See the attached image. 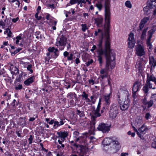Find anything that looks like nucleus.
Wrapping results in <instances>:
<instances>
[{
    "instance_id": "nucleus-37",
    "label": "nucleus",
    "mask_w": 156,
    "mask_h": 156,
    "mask_svg": "<svg viewBox=\"0 0 156 156\" xmlns=\"http://www.w3.org/2000/svg\"><path fill=\"white\" fill-rule=\"evenodd\" d=\"M89 138L90 139V142L92 143H94L97 140V139L93 136H90L89 137Z\"/></svg>"
},
{
    "instance_id": "nucleus-26",
    "label": "nucleus",
    "mask_w": 156,
    "mask_h": 156,
    "mask_svg": "<svg viewBox=\"0 0 156 156\" xmlns=\"http://www.w3.org/2000/svg\"><path fill=\"white\" fill-rule=\"evenodd\" d=\"M148 3L153 8L156 7V0H148Z\"/></svg>"
},
{
    "instance_id": "nucleus-48",
    "label": "nucleus",
    "mask_w": 156,
    "mask_h": 156,
    "mask_svg": "<svg viewBox=\"0 0 156 156\" xmlns=\"http://www.w3.org/2000/svg\"><path fill=\"white\" fill-rule=\"evenodd\" d=\"M22 88L23 86L21 84H19L18 86H16L15 87L16 90H20L22 89Z\"/></svg>"
},
{
    "instance_id": "nucleus-15",
    "label": "nucleus",
    "mask_w": 156,
    "mask_h": 156,
    "mask_svg": "<svg viewBox=\"0 0 156 156\" xmlns=\"http://www.w3.org/2000/svg\"><path fill=\"white\" fill-rule=\"evenodd\" d=\"M57 134L58 135V138H61V140L64 141L65 138L68 136V133L67 131L58 132Z\"/></svg>"
},
{
    "instance_id": "nucleus-38",
    "label": "nucleus",
    "mask_w": 156,
    "mask_h": 156,
    "mask_svg": "<svg viewBox=\"0 0 156 156\" xmlns=\"http://www.w3.org/2000/svg\"><path fill=\"white\" fill-rule=\"evenodd\" d=\"M145 25L140 22L139 26V29H138V31H140L142 30L144 26Z\"/></svg>"
},
{
    "instance_id": "nucleus-46",
    "label": "nucleus",
    "mask_w": 156,
    "mask_h": 156,
    "mask_svg": "<svg viewBox=\"0 0 156 156\" xmlns=\"http://www.w3.org/2000/svg\"><path fill=\"white\" fill-rule=\"evenodd\" d=\"M152 37L151 36V35L148 36V38L147 41V44L151 43V41Z\"/></svg>"
},
{
    "instance_id": "nucleus-17",
    "label": "nucleus",
    "mask_w": 156,
    "mask_h": 156,
    "mask_svg": "<svg viewBox=\"0 0 156 156\" xmlns=\"http://www.w3.org/2000/svg\"><path fill=\"white\" fill-rule=\"evenodd\" d=\"M153 8L148 3L147 5L143 8V10L144 12V14L145 15L147 16L151 12V9Z\"/></svg>"
},
{
    "instance_id": "nucleus-9",
    "label": "nucleus",
    "mask_w": 156,
    "mask_h": 156,
    "mask_svg": "<svg viewBox=\"0 0 156 156\" xmlns=\"http://www.w3.org/2000/svg\"><path fill=\"white\" fill-rule=\"evenodd\" d=\"M110 147L112 152L115 153L118 151L120 147V144L117 139L114 138V140L111 144Z\"/></svg>"
},
{
    "instance_id": "nucleus-57",
    "label": "nucleus",
    "mask_w": 156,
    "mask_h": 156,
    "mask_svg": "<svg viewBox=\"0 0 156 156\" xmlns=\"http://www.w3.org/2000/svg\"><path fill=\"white\" fill-rule=\"evenodd\" d=\"M86 3V2L85 0H78V1L77 2L78 5H79L80 3Z\"/></svg>"
},
{
    "instance_id": "nucleus-50",
    "label": "nucleus",
    "mask_w": 156,
    "mask_h": 156,
    "mask_svg": "<svg viewBox=\"0 0 156 156\" xmlns=\"http://www.w3.org/2000/svg\"><path fill=\"white\" fill-rule=\"evenodd\" d=\"M33 140V138L32 135H30L29 138H28V140L29 141V144H31L32 143Z\"/></svg>"
},
{
    "instance_id": "nucleus-4",
    "label": "nucleus",
    "mask_w": 156,
    "mask_h": 156,
    "mask_svg": "<svg viewBox=\"0 0 156 156\" xmlns=\"http://www.w3.org/2000/svg\"><path fill=\"white\" fill-rule=\"evenodd\" d=\"M151 81L154 82L156 85V78L153 75H149L147 74L146 83L142 88V90L145 95L147 96L148 94L149 89L154 90L156 88L155 87H153L152 83Z\"/></svg>"
},
{
    "instance_id": "nucleus-29",
    "label": "nucleus",
    "mask_w": 156,
    "mask_h": 156,
    "mask_svg": "<svg viewBox=\"0 0 156 156\" xmlns=\"http://www.w3.org/2000/svg\"><path fill=\"white\" fill-rule=\"evenodd\" d=\"M149 63L152 66H153V67H154L156 66V61H155L153 57H151L150 58Z\"/></svg>"
},
{
    "instance_id": "nucleus-18",
    "label": "nucleus",
    "mask_w": 156,
    "mask_h": 156,
    "mask_svg": "<svg viewBox=\"0 0 156 156\" xmlns=\"http://www.w3.org/2000/svg\"><path fill=\"white\" fill-rule=\"evenodd\" d=\"M35 79V76H32L25 81L24 83L26 86H29L34 81Z\"/></svg>"
},
{
    "instance_id": "nucleus-13",
    "label": "nucleus",
    "mask_w": 156,
    "mask_h": 156,
    "mask_svg": "<svg viewBox=\"0 0 156 156\" xmlns=\"http://www.w3.org/2000/svg\"><path fill=\"white\" fill-rule=\"evenodd\" d=\"M48 51L49 52H53V58H56L59 55V52L58 50L54 47H49Z\"/></svg>"
},
{
    "instance_id": "nucleus-63",
    "label": "nucleus",
    "mask_w": 156,
    "mask_h": 156,
    "mask_svg": "<svg viewBox=\"0 0 156 156\" xmlns=\"http://www.w3.org/2000/svg\"><path fill=\"white\" fill-rule=\"evenodd\" d=\"M141 133H140L139 132H137V134L138 136L141 139H144V137L141 134H140Z\"/></svg>"
},
{
    "instance_id": "nucleus-44",
    "label": "nucleus",
    "mask_w": 156,
    "mask_h": 156,
    "mask_svg": "<svg viewBox=\"0 0 156 156\" xmlns=\"http://www.w3.org/2000/svg\"><path fill=\"white\" fill-rule=\"evenodd\" d=\"M147 47H148V51H151L152 50V45L151 43L147 44Z\"/></svg>"
},
{
    "instance_id": "nucleus-32",
    "label": "nucleus",
    "mask_w": 156,
    "mask_h": 156,
    "mask_svg": "<svg viewBox=\"0 0 156 156\" xmlns=\"http://www.w3.org/2000/svg\"><path fill=\"white\" fill-rule=\"evenodd\" d=\"M149 19V17H145L141 20L140 22L145 25L146 23L148 21Z\"/></svg>"
},
{
    "instance_id": "nucleus-21",
    "label": "nucleus",
    "mask_w": 156,
    "mask_h": 156,
    "mask_svg": "<svg viewBox=\"0 0 156 156\" xmlns=\"http://www.w3.org/2000/svg\"><path fill=\"white\" fill-rule=\"evenodd\" d=\"M148 129L146 126H145L144 124H143L140 128L138 129V131L142 134H144L147 130Z\"/></svg>"
},
{
    "instance_id": "nucleus-5",
    "label": "nucleus",
    "mask_w": 156,
    "mask_h": 156,
    "mask_svg": "<svg viewBox=\"0 0 156 156\" xmlns=\"http://www.w3.org/2000/svg\"><path fill=\"white\" fill-rule=\"evenodd\" d=\"M101 106L98 105L97 108L94 110V113L91 116V121L90 123V130L92 131L91 134L94 135V132L95 129V120L97 118L100 117L101 114L99 113Z\"/></svg>"
},
{
    "instance_id": "nucleus-1",
    "label": "nucleus",
    "mask_w": 156,
    "mask_h": 156,
    "mask_svg": "<svg viewBox=\"0 0 156 156\" xmlns=\"http://www.w3.org/2000/svg\"><path fill=\"white\" fill-rule=\"evenodd\" d=\"M104 6L105 8V24L104 26L105 37L103 38L105 40L104 49H103L102 48V39L99 41L97 45V50L99 54L97 57L100 66H102L103 63L101 55H104L106 58H111L110 54L112 53V50L110 48L111 40L109 35L111 16L110 0H105Z\"/></svg>"
},
{
    "instance_id": "nucleus-53",
    "label": "nucleus",
    "mask_w": 156,
    "mask_h": 156,
    "mask_svg": "<svg viewBox=\"0 0 156 156\" xmlns=\"http://www.w3.org/2000/svg\"><path fill=\"white\" fill-rule=\"evenodd\" d=\"M16 133L18 136L20 137H22V136L21 135V131H16Z\"/></svg>"
},
{
    "instance_id": "nucleus-2",
    "label": "nucleus",
    "mask_w": 156,
    "mask_h": 156,
    "mask_svg": "<svg viewBox=\"0 0 156 156\" xmlns=\"http://www.w3.org/2000/svg\"><path fill=\"white\" fill-rule=\"evenodd\" d=\"M121 93L123 94V97L122 98L120 95H118L117 100L119 104V105L120 109L122 111L127 109L129 105L130 100L128 99L129 94L128 91L126 90H121Z\"/></svg>"
},
{
    "instance_id": "nucleus-27",
    "label": "nucleus",
    "mask_w": 156,
    "mask_h": 156,
    "mask_svg": "<svg viewBox=\"0 0 156 156\" xmlns=\"http://www.w3.org/2000/svg\"><path fill=\"white\" fill-rule=\"evenodd\" d=\"M67 97L70 99L75 98L76 99V95L75 93L70 92L68 94Z\"/></svg>"
},
{
    "instance_id": "nucleus-39",
    "label": "nucleus",
    "mask_w": 156,
    "mask_h": 156,
    "mask_svg": "<svg viewBox=\"0 0 156 156\" xmlns=\"http://www.w3.org/2000/svg\"><path fill=\"white\" fill-rule=\"evenodd\" d=\"M81 26L82 27V30L83 32H85L87 29L88 28L86 24H82Z\"/></svg>"
},
{
    "instance_id": "nucleus-55",
    "label": "nucleus",
    "mask_w": 156,
    "mask_h": 156,
    "mask_svg": "<svg viewBox=\"0 0 156 156\" xmlns=\"http://www.w3.org/2000/svg\"><path fill=\"white\" fill-rule=\"evenodd\" d=\"M79 134V132L78 131H75L73 133V136L74 137L77 138Z\"/></svg>"
},
{
    "instance_id": "nucleus-59",
    "label": "nucleus",
    "mask_w": 156,
    "mask_h": 156,
    "mask_svg": "<svg viewBox=\"0 0 156 156\" xmlns=\"http://www.w3.org/2000/svg\"><path fill=\"white\" fill-rule=\"evenodd\" d=\"M20 4V3L19 0L16 2L15 3L16 5L15 6V7H16V8H19Z\"/></svg>"
},
{
    "instance_id": "nucleus-14",
    "label": "nucleus",
    "mask_w": 156,
    "mask_h": 156,
    "mask_svg": "<svg viewBox=\"0 0 156 156\" xmlns=\"http://www.w3.org/2000/svg\"><path fill=\"white\" fill-rule=\"evenodd\" d=\"M142 85L141 81L138 80L135 82L133 84L132 90L134 92H137L139 90V89Z\"/></svg>"
},
{
    "instance_id": "nucleus-61",
    "label": "nucleus",
    "mask_w": 156,
    "mask_h": 156,
    "mask_svg": "<svg viewBox=\"0 0 156 156\" xmlns=\"http://www.w3.org/2000/svg\"><path fill=\"white\" fill-rule=\"evenodd\" d=\"M152 147L156 149V141L153 142L151 144Z\"/></svg>"
},
{
    "instance_id": "nucleus-52",
    "label": "nucleus",
    "mask_w": 156,
    "mask_h": 156,
    "mask_svg": "<svg viewBox=\"0 0 156 156\" xmlns=\"http://www.w3.org/2000/svg\"><path fill=\"white\" fill-rule=\"evenodd\" d=\"M22 77V76L21 75H19L18 76H17L16 78V80L18 82L20 81Z\"/></svg>"
},
{
    "instance_id": "nucleus-7",
    "label": "nucleus",
    "mask_w": 156,
    "mask_h": 156,
    "mask_svg": "<svg viewBox=\"0 0 156 156\" xmlns=\"http://www.w3.org/2000/svg\"><path fill=\"white\" fill-rule=\"evenodd\" d=\"M73 146L75 147L77 153L81 155L86 154L87 152L90 151V149L86 146L74 143Z\"/></svg>"
},
{
    "instance_id": "nucleus-20",
    "label": "nucleus",
    "mask_w": 156,
    "mask_h": 156,
    "mask_svg": "<svg viewBox=\"0 0 156 156\" xmlns=\"http://www.w3.org/2000/svg\"><path fill=\"white\" fill-rule=\"evenodd\" d=\"M95 23L96 24L98 27H100L102 26L103 19L102 18L99 17L94 19Z\"/></svg>"
},
{
    "instance_id": "nucleus-19",
    "label": "nucleus",
    "mask_w": 156,
    "mask_h": 156,
    "mask_svg": "<svg viewBox=\"0 0 156 156\" xmlns=\"http://www.w3.org/2000/svg\"><path fill=\"white\" fill-rule=\"evenodd\" d=\"M110 98L111 97L109 94H108L107 95H105L104 96V99L105 101V104H106V108H108L109 106L111 103L110 100Z\"/></svg>"
},
{
    "instance_id": "nucleus-58",
    "label": "nucleus",
    "mask_w": 156,
    "mask_h": 156,
    "mask_svg": "<svg viewBox=\"0 0 156 156\" xmlns=\"http://www.w3.org/2000/svg\"><path fill=\"white\" fill-rule=\"evenodd\" d=\"M154 32V31H153V30L149 31L148 32V35H151L152 37V35Z\"/></svg>"
},
{
    "instance_id": "nucleus-16",
    "label": "nucleus",
    "mask_w": 156,
    "mask_h": 156,
    "mask_svg": "<svg viewBox=\"0 0 156 156\" xmlns=\"http://www.w3.org/2000/svg\"><path fill=\"white\" fill-rule=\"evenodd\" d=\"M114 138H106L104 140L103 143L104 145L108 146V145H111V144L114 140Z\"/></svg>"
},
{
    "instance_id": "nucleus-35",
    "label": "nucleus",
    "mask_w": 156,
    "mask_h": 156,
    "mask_svg": "<svg viewBox=\"0 0 156 156\" xmlns=\"http://www.w3.org/2000/svg\"><path fill=\"white\" fill-rule=\"evenodd\" d=\"M137 69L140 72L142 71L143 67L142 65L140 63H139L137 65Z\"/></svg>"
},
{
    "instance_id": "nucleus-36",
    "label": "nucleus",
    "mask_w": 156,
    "mask_h": 156,
    "mask_svg": "<svg viewBox=\"0 0 156 156\" xmlns=\"http://www.w3.org/2000/svg\"><path fill=\"white\" fill-rule=\"evenodd\" d=\"M125 5L128 8H131L132 7V5L129 1H126L125 3Z\"/></svg>"
},
{
    "instance_id": "nucleus-56",
    "label": "nucleus",
    "mask_w": 156,
    "mask_h": 156,
    "mask_svg": "<svg viewBox=\"0 0 156 156\" xmlns=\"http://www.w3.org/2000/svg\"><path fill=\"white\" fill-rule=\"evenodd\" d=\"M77 114L80 115V117H82L83 116V113L79 110H77Z\"/></svg>"
},
{
    "instance_id": "nucleus-43",
    "label": "nucleus",
    "mask_w": 156,
    "mask_h": 156,
    "mask_svg": "<svg viewBox=\"0 0 156 156\" xmlns=\"http://www.w3.org/2000/svg\"><path fill=\"white\" fill-rule=\"evenodd\" d=\"M20 125L23 126H24L26 125V122L25 120L22 119L20 122Z\"/></svg>"
},
{
    "instance_id": "nucleus-31",
    "label": "nucleus",
    "mask_w": 156,
    "mask_h": 156,
    "mask_svg": "<svg viewBox=\"0 0 156 156\" xmlns=\"http://www.w3.org/2000/svg\"><path fill=\"white\" fill-rule=\"evenodd\" d=\"M95 6L98 8L99 11H101V10L103 7L102 2H98L95 4Z\"/></svg>"
},
{
    "instance_id": "nucleus-45",
    "label": "nucleus",
    "mask_w": 156,
    "mask_h": 156,
    "mask_svg": "<svg viewBox=\"0 0 156 156\" xmlns=\"http://www.w3.org/2000/svg\"><path fill=\"white\" fill-rule=\"evenodd\" d=\"M151 117V115L149 113H147L146 114L145 118L147 120L148 119H149Z\"/></svg>"
},
{
    "instance_id": "nucleus-33",
    "label": "nucleus",
    "mask_w": 156,
    "mask_h": 156,
    "mask_svg": "<svg viewBox=\"0 0 156 156\" xmlns=\"http://www.w3.org/2000/svg\"><path fill=\"white\" fill-rule=\"evenodd\" d=\"M22 49V48H19L17 49L16 50L14 51H11V55H15L16 53L19 52Z\"/></svg>"
},
{
    "instance_id": "nucleus-12",
    "label": "nucleus",
    "mask_w": 156,
    "mask_h": 156,
    "mask_svg": "<svg viewBox=\"0 0 156 156\" xmlns=\"http://www.w3.org/2000/svg\"><path fill=\"white\" fill-rule=\"evenodd\" d=\"M128 47L129 48H133L135 45V41L134 39V35L133 33H131L129 35L128 38Z\"/></svg>"
},
{
    "instance_id": "nucleus-22",
    "label": "nucleus",
    "mask_w": 156,
    "mask_h": 156,
    "mask_svg": "<svg viewBox=\"0 0 156 156\" xmlns=\"http://www.w3.org/2000/svg\"><path fill=\"white\" fill-rule=\"evenodd\" d=\"M81 96L82 97V99L86 100V102H90V99L88 98V95L87 94L85 91H83Z\"/></svg>"
},
{
    "instance_id": "nucleus-3",
    "label": "nucleus",
    "mask_w": 156,
    "mask_h": 156,
    "mask_svg": "<svg viewBox=\"0 0 156 156\" xmlns=\"http://www.w3.org/2000/svg\"><path fill=\"white\" fill-rule=\"evenodd\" d=\"M112 57L113 58L112 60L111 59V58H106V64L105 67L104 69H102L100 71V75L99 78H101V81L103 82L104 79L107 77L108 76V71L109 69V67H110L111 69H113L115 66V62L114 60L115 59V56L112 55Z\"/></svg>"
},
{
    "instance_id": "nucleus-64",
    "label": "nucleus",
    "mask_w": 156,
    "mask_h": 156,
    "mask_svg": "<svg viewBox=\"0 0 156 156\" xmlns=\"http://www.w3.org/2000/svg\"><path fill=\"white\" fill-rule=\"evenodd\" d=\"M65 84H65V86L67 87H66L67 89H68L70 87V84L69 83L67 82H66Z\"/></svg>"
},
{
    "instance_id": "nucleus-47",
    "label": "nucleus",
    "mask_w": 156,
    "mask_h": 156,
    "mask_svg": "<svg viewBox=\"0 0 156 156\" xmlns=\"http://www.w3.org/2000/svg\"><path fill=\"white\" fill-rule=\"evenodd\" d=\"M78 0H70V4L71 5L77 3Z\"/></svg>"
},
{
    "instance_id": "nucleus-10",
    "label": "nucleus",
    "mask_w": 156,
    "mask_h": 156,
    "mask_svg": "<svg viewBox=\"0 0 156 156\" xmlns=\"http://www.w3.org/2000/svg\"><path fill=\"white\" fill-rule=\"evenodd\" d=\"M136 54L137 56L141 57L145 55L144 47L140 44H138L136 48Z\"/></svg>"
},
{
    "instance_id": "nucleus-8",
    "label": "nucleus",
    "mask_w": 156,
    "mask_h": 156,
    "mask_svg": "<svg viewBox=\"0 0 156 156\" xmlns=\"http://www.w3.org/2000/svg\"><path fill=\"white\" fill-rule=\"evenodd\" d=\"M67 38L65 36L62 35L60 37H58L56 45L60 50H63L66 44Z\"/></svg>"
},
{
    "instance_id": "nucleus-60",
    "label": "nucleus",
    "mask_w": 156,
    "mask_h": 156,
    "mask_svg": "<svg viewBox=\"0 0 156 156\" xmlns=\"http://www.w3.org/2000/svg\"><path fill=\"white\" fill-rule=\"evenodd\" d=\"M127 134L129 135H131L132 137H133L135 135V133H132L130 131H129L128 132Z\"/></svg>"
},
{
    "instance_id": "nucleus-49",
    "label": "nucleus",
    "mask_w": 156,
    "mask_h": 156,
    "mask_svg": "<svg viewBox=\"0 0 156 156\" xmlns=\"http://www.w3.org/2000/svg\"><path fill=\"white\" fill-rule=\"evenodd\" d=\"M93 62V61L92 59H91L90 60L88 61L87 63H86V66H88L92 64Z\"/></svg>"
},
{
    "instance_id": "nucleus-6",
    "label": "nucleus",
    "mask_w": 156,
    "mask_h": 156,
    "mask_svg": "<svg viewBox=\"0 0 156 156\" xmlns=\"http://www.w3.org/2000/svg\"><path fill=\"white\" fill-rule=\"evenodd\" d=\"M119 106L115 103L112 104L110 108L109 111V117L112 119H114L117 116L119 112Z\"/></svg>"
},
{
    "instance_id": "nucleus-51",
    "label": "nucleus",
    "mask_w": 156,
    "mask_h": 156,
    "mask_svg": "<svg viewBox=\"0 0 156 156\" xmlns=\"http://www.w3.org/2000/svg\"><path fill=\"white\" fill-rule=\"evenodd\" d=\"M39 13H36L35 15V18L38 20H41L42 18L41 16H38V14Z\"/></svg>"
},
{
    "instance_id": "nucleus-54",
    "label": "nucleus",
    "mask_w": 156,
    "mask_h": 156,
    "mask_svg": "<svg viewBox=\"0 0 156 156\" xmlns=\"http://www.w3.org/2000/svg\"><path fill=\"white\" fill-rule=\"evenodd\" d=\"M73 54L72 53H70L69 56L67 57V60L69 61L72 60L73 59Z\"/></svg>"
},
{
    "instance_id": "nucleus-34",
    "label": "nucleus",
    "mask_w": 156,
    "mask_h": 156,
    "mask_svg": "<svg viewBox=\"0 0 156 156\" xmlns=\"http://www.w3.org/2000/svg\"><path fill=\"white\" fill-rule=\"evenodd\" d=\"M16 39V44H18L19 41L22 39V37L20 36H17L16 38L14 39V40Z\"/></svg>"
},
{
    "instance_id": "nucleus-62",
    "label": "nucleus",
    "mask_w": 156,
    "mask_h": 156,
    "mask_svg": "<svg viewBox=\"0 0 156 156\" xmlns=\"http://www.w3.org/2000/svg\"><path fill=\"white\" fill-rule=\"evenodd\" d=\"M0 25L2 26L3 28L5 26V23L4 22H3L2 21H0Z\"/></svg>"
},
{
    "instance_id": "nucleus-40",
    "label": "nucleus",
    "mask_w": 156,
    "mask_h": 156,
    "mask_svg": "<svg viewBox=\"0 0 156 156\" xmlns=\"http://www.w3.org/2000/svg\"><path fill=\"white\" fill-rule=\"evenodd\" d=\"M153 104V100H151L149 101L147 103V107L148 108H149L151 107Z\"/></svg>"
},
{
    "instance_id": "nucleus-42",
    "label": "nucleus",
    "mask_w": 156,
    "mask_h": 156,
    "mask_svg": "<svg viewBox=\"0 0 156 156\" xmlns=\"http://www.w3.org/2000/svg\"><path fill=\"white\" fill-rule=\"evenodd\" d=\"M64 141H63L61 140H58V142L59 144L61 145V147H62V149H63L65 147V145L63 144V142H64Z\"/></svg>"
},
{
    "instance_id": "nucleus-41",
    "label": "nucleus",
    "mask_w": 156,
    "mask_h": 156,
    "mask_svg": "<svg viewBox=\"0 0 156 156\" xmlns=\"http://www.w3.org/2000/svg\"><path fill=\"white\" fill-rule=\"evenodd\" d=\"M32 66L31 64L28 65L27 67V69L29 71L30 73H33V70L31 69Z\"/></svg>"
},
{
    "instance_id": "nucleus-28",
    "label": "nucleus",
    "mask_w": 156,
    "mask_h": 156,
    "mask_svg": "<svg viewBox=\"0 0 156 156\" xmlns=\"http://www.w3.org/2000/svg\"><path fill=\"white\" fill-rule=\"evenodd\" d=\"M94 35L95 36H97L98 35H101L103 38H104V37H105V35H104L102 31L100 29H98L97 31L96 30L95 31Z\"/></svg>"
},
{
    "instance_id": "nucleus-23",
    "label": "nucleus",
    "mask_w": 156,
    "mask_h": 156,
    "mask_svg": "<svg viewBox=\"0 0 156 156\" xmlns=\"http://www.w3.org/2000/svg\"><path fill=\"white\" fill-rule=\"evenodd\" d=\"M10 71L13 75H16L19 73L18 69L16 66H13L10 68Z\"/></svg>"
},
{
    "instance_id": "nucleus-30",
    "label": "nucleus",
    "mask_w": 156,
    "mask_h": 156,
    "mask_svg": "<svg viewBox=\"0 0 156 156\" xmlns=\"http://www.w3.org/2000/svg\"><path fill=\"white\" fill-rule=\"evenodd\" d=\"M97 97L95 94H93L92 95L90 96V102H91L92 104H94Z\"/></svg>"
},
{
    "instance_id": "nucleus-24",
    "label": "nucleus",
    "mask_w": 156,
    "mask_h": 156,
    "mask_svg": "<svg viewBox=\"0 0 156 156\" xmlns=\"http://www.w3.org/2000/svg\"><path fill=\"white\" fill-rule=\"evenodd\" d=\"M64 122L62 119H61L59 122L57 121H55V125H54L53 126L55 128H57L58 126H59L61 125H62L64 124Z\"/></svg>"
},
{
    "instance_id": "nucleus-11",
    "label": "nucleus",
    "mask_w": 156,
    "mask_h": 156,
    "mask_svg": "<svg viewBox=\"0 0 156 156\" xmlns=\"http://www.w3.org/2000/svg\"><path fill=\"white\" fill-rule=\"evenodd\" d=\"M110 126L107 124L101 123L97 127V129L102 132L103 133H108L110 130Z\"/></svg>"
},
{
    "instance_id": "nucleus-25",
    "label": "nucleus",
    "mask_w": 156,
    "mask_h": 156,
    "mask_svg": "<svg viewBox=\"0 0 156 156\" xmlns=\"http://www.w3.org/2000/svg\"><path fill=\"white\" fill-rule=\"evenodd\" d=\"M148 27L145 28L143 30L140 38L141 40H143L146 36V32L148 30Z\"/></svg>"
}]
</instances>
